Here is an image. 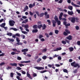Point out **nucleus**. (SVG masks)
Here are the masks:
<instances>
[{
	"label": "nucleus",
	"instance_id": "nucleus-1",
	"mask_svg": "<svg viewBox=\"0 0 80 80\" xmlns=\"http://www.w3.org/2000/svg\"><path fill=\"white\" fill-rule=\"evenodd\" d=\"M71 65L72 67H73L74 68H77H77H80V65L78 63H76L75 62V61H74L71 63Z\"/></svg>",
	"mask_w": 80,
	"mask_h": 80
},
{
	"label": "nucleus",
	"instance_id": "nucleus-2",
	"mask_svg": "<svg viewBox=\"0 0 80 80\" xmlns=\"http://www.w3.org/2000/svg\"><path fill=\"white\" fill-rule=\"evenodd\" d=\"M69 20H71V22L73 23H75V17H72L69 18Z\"/></svg>",
	"mask_w": 80,
	"mask_h": 80
},
{
	"label": "nucleus",
	"instance_id": "nucleus-3",
	"mask_svg": "<svg viewBox=\"0 0 80 80\" xmlns=\"http://www.w3.org/2000/svg\"><path fill=\"white\" fill-rule=\"evenodd\" d=\"M9 23L10 26L12 27L14 26V25L15 24L14 23H15V22L13 20H10L9 21Z\"/></svg>",
	"mask_w": 80,
	"mask_h": 80
},
{
	"label": "nucleus",
	"instance_id": "nucleus-4",
	"mask_svg": "<svg viewBox=\"0 0 80 80\" xmlns=\"http://www.w3.org/2000/svg\"><path fill=\"white\" fill-rule=\"evenodd\" d=\"M34 68L37 69L38 70H43L44 69V68L40 67H34Z\"/></svg>",
	"mask_w": 80,
	"mask_h": 80
},
{
	"label": "nucleus",
	"instance_id": "nucleus-5",
	"mask_svg": "<svg viewBox=\"0 0 80 80\" xmlns=\"http://www.w3.org/2000/svg\"><path fill=\"white\" fill-rule=\"evenodd\" d=\"M48 14V12H45L44 13V15H45V18L46 19H48L49 18L50 16Z\"/></svg>",
	"mask_w": 80,
	"mask_h": 80
},
{
	"label": "nucleus",
	"instance_id": "nucleus-6",
	"mask_svg": "<svg viewBox=\"0 0 80 80\" xmlns=\"http://www.w3.org/2000/svg\"><path fill=\"white\" fill-rule=\"evenodd\" d=\"M34 6H35V3H33L32 5V4H29V7L30 8H32Z\"/></svg>",
	"mask_w": 80,
	"mask_h": 80
},
{
	"label": "nucleus",
	"instance_id": "nucleus-7",
	"mask_svg": "<svg viewBox=\"0 0 80 80\" xmlns=\"http://www.w3.org/2000/svg\"><path fill=\"white\" fill-rule=\"evenodd\" d=\"M63 12H62L60 13L59 17V19L60 20H61L62 19V16H63Z\"/></svg>",
	"mask_w": 80,
	"mask_h": 80
},
{
	"label": "nucleus",
	"instance_id": "nucleus-8",
	"mask_svg": "<svg viewBox=\"0 0 80 80\" xmlns=\"http://www.w3.org/2000/svg\"><path fill=\"white\" fill-rule=\"evenodd\" d=\"M72 36L69 35L68 37H66V39H68L69 40H72Z\"/></svg>",
	"mask_w": 80,
	"mask_h": 80
},
{
	"label": "nucleus",
	"instance_id": "nucleus-9",
	"mask_svg": "<svg viewBox=\"0 0 80 80\" xmlns=\"http://www.w3.org/2000/svg\"><path fill=\"white\" fill-rule=\"evenodd\" d=\"M9 65L12 66H13L14 67H17V63H10Z\"/></svg>",
	"mask_w": 80,
	"mask_h": 80
},
{
	"label": "nucleus",
	"instance_id": "nucleus-10",
	"mask_svg": "<svg viewBox=\"0 0 80 80\" xmlns=\"http://www.w3.org/2000/svg\"><path fill=\"white\" fill-rule=\"evenodd\" d=\"M27 76L30 79L32 80V77L30 76V74L28 72H27Z\"/></svg>",
	"mask_w": 80,
	"mask_h": 80
},
{
	"label": "nucleus",
	"instance_id": "nucleus-11",
	"mask_svg": "<svg viewBox=\"0 0 80 80\" xmlns=\"http://www.w3.org/2000/svg\"><path fill=\"white\" fill-rule=\"evenodd\" d=\"M71 4L72 5H73V6H74V7H80V6L78 5H76L75 4H74V3H73V2H71Z\"/></svg>",
	"mask_w": 80,
	"mask_h": 80
},
{
	"label": "nucleus",
	"instance_id": "nucleus-12",
	"mask_svg": "<svg viewBox=\"0 0 80 80\" xmlns=\"http://www.w3.org/2000/svg\"><path fill=\"white\" fill-rule=\"evenodd\" d=\"M28 50L27 48L22 50V52H28Z\"/></svg>",
	"mask_w": 80,
	"mask_h": 80
},
{
	"label": "nucleus",
	"instance_id": "nucleus-13",
	"mask_svg": "<svg viewBox=\"0 0 80 80\" xmlns=\"http://www.w3.org/2000/svg\"><path fill=\"white\" fill-rule=\"evenodd\" d=\"M68 15H73V11H68Z\"/></svg>",
	"mask_w": 80,
	"mask_h": 80
},
{
	"label": "nucleus",
	"instance_id": "nucleus-14",
	"mask_svg": "<svg viewBox=\"0 0 80 80\" xmlns=\"http://www.w3.org/2000/svg\"><path fill=\"white\" fill-rule=\"evenodd\" d=\"M47 28V26L45 24H44L43 26H42V30H45Z\"/></svg>",
	"mask_w": 80,
	"mask_h": 80
},
{
	"label": "nucleus",
	"instance_id": "nucleus-15",
	"mask_svg": "<svg viewBox=\"0 0 80 80\" xmlns=\"http://www.w3.org/2000/svg\"><path fill=\"white\" fill-rule=\"evenodd\" d=\"M62 50V48L60 47L59 48H56V49H55L54 50V51H58V50Z\"/></svg>",
	"mask_w": 80,
	"mask_h": 80
},
{
	"label": "nucleus",
	"instance_id": "nucleus-16",
	"mask_svg": "<svg viewBox=\"0 0 80 80\" xmlns=\"http://www.w3.org/2000/svg\"><path fill=\"white\" fill-rule=\"evenodd\" d=\"M14 30V31H17V30H18L17 29L12 28H10V30Z\"/></svg>",
	"mask_w": 80,
	"mask_h": 80
},
{
	"label": "nucleus",
	"instance_id": "nucleus-17",
	"mask_svg": "<svg viewBox=\"0 0 80 80\" xmlns=\"http://www.w3.org/2000/svg\"><path fill=\"white\" fill-rule=\"evenodd\" d=\"M5 25H6L5 23H2V24H1L0 26L1 27H2V28H3L5 27Z\"/></svg>",
	"mask_w": 80,
	"mask_h": 80
},
{
	"label": "nucleus",
	"instance_id": "nucleus-18",
	"mask_svg": "<svg viewBox=\"0 0 80 80\" xmlns=\"http://www.w3.org/2000/svg\"><path fill=\"white\" fill-rule=\"evenodd\" d=\"M68 8L70 10H73V7L72 6H69L68 7Z\"/></svg>",
	"mask_w": 80,
	"mask_h": 80
},
{
	"label": "nucleus",
	"instance_id": "nucleus-19",
	"mask_svg": "<svg viewBox=\"0 0 80 80\" xmlns=\"http://www.w3.org/2000/svg\"><path fill=\"white\" fill-rule=\"evenodd\" d=\"M54 19L57 22L58 20V17H57V16H55L54 17Z\"/></svg>",
	"mask_w": 80,
	"mask_h": 80
},
{
	"label": "nucleus",
	"instance_id": "nucleus-20",
	"mask_svg": "<svg viewBox=\"0 0 80 80\" xmlns=\"http://www.w3.org/2000/svg\"><path fill=\"white\" fill-rule=\"evenodd\" d=\"M69 49L70 52H72L73 51L74 49L73 48L71 47L69 48Z\"/></svg>",
	"mask_w": 80,
	"mask_h": 80
},
{
	"label": "nucleus",
	"instance_id": "nucleus-21",
	"mask_svg": "<svg viewBox=\"0 0 80 80\" xmlns=\"http://www.w3.org/2000/svg\"><path fill=\"white\" fill-rule=\"evenodd\" d=\"M44 15H45V14L44 13H40L39 16V17H42Z\"/></svg>",
	"mask_w": 80,
	"mask_h": 80
},
{
	"label": "nucleus",
	"instance_id": "nucleus-22",
	"mask_svg": "<svg viewBox=\"0 0 80 80\" xmlns=\"http://www.w3.org/2000/svg\"><path fill=\"white\" fill-rule=\"evenodd\" d=\"M42 27H43V25L42 24H41L40 25L39 24L38 26V28H39V29L41 28Z\"/></svg>",
	"mask_w": 80,
	"mask_h": 80
},
{
	"label": "nucleus",
	"instance_id": "nucleus-23",
	"mask_svg": "<svg viewBox=\"0 0 80 80\" xmlns=\"http://www.w3.org/2000/svg\"><path fill=\"white\" fill-rule=\"evenodd\" d=\"M37 32H38V29H33L32 31V33H37Z\"/></svg>",
	"mask_w": 80,
	"mask_h": 80
},
{
	"label": "nucleus",
	"instance_id": "nucleus-24",
	"mask_svg": "<svg viewBox=\"0 0 80 80\" xmlns=\"http://www.w3.org/2000/svg\"><path fill=\"white\" fill-rule=\"evenodd\" d=\"M16 44L18 45H23V43L22 42H17Z\"/></svg>",
	"mask_w": 80,
	"mask_h": 80
},
{
	"label": "nucleus",
	"instance_id": "nucleus-25",
	"mask_svg": "<svg viewBox=\"0 0 80 80\" xmlns=\"http://www.w3.org/2000/svg\"><path fill=\"white\" fill-rule=\"evenodd\" d=\"M8 40L9 41L12 42H14V39H13L8 38Z\"/></svg>",
	"mask_w": 80,
	"mask_h": 80
},
{
	"label": "nucleus",
	"instance_id": "nucleus-26",
	"mask_svg": "<svg viewBox=\"0 0 80 80\" xmlns=\"http://www.w3.org/2000/svg\"><path fill=\"white\" fill-rule=\"evenodd\" d=\"M65 31L67 32V33L68 34H69V33H70V32L67 29H65Z\"/></svg>",
	"mask_w": 80,
	"mask_h": 80
},
{
	"label": "nucleus",
	"instance_id": "nucleus-27",
	"mask_svg": "<svg viewBox=\"0 0 80 80\" xmlns=\"http://www.w3.org/2000/svg\"><path fill=\"white\" fill-rule=\"evenodd\" d=\"M7 35L8 36H10V37H11L12 35V33L10 32H8L7 34Z\"/></svg>",
	"mask_w": 80,
	"mask_h": 80
},
{
	"label": "nucleus",
	"instance_id": "nucleus-28",
	"mask_svg": "<svg viewBox=\"0 0 80 80\" xmlns=\"http://www.w3.org/2000/svg\"><path fill=\"white\" fill-rule=\"evenodd\" d=\"M16 69L18 70H22V68L19 67H17L16 68Z\"/></svg>",
	"mask_w": 80,
	"mask_h": 80
},
{
	"label": "nucleus",
	"instance_id": "nucleus-29",
	"mask_svg": "<svg viewBox=\"0 0 80 80\" xmlns=\"http://www.w3.org/2000/svg\"><path fill=\"white\" fill-rule=\"evenodd\" d=\"M32 28L34 29H36L37 28V25H34L33 26Z\"/></svg>",
	"mask_w": 80,
	"mask_h": 80
},
{
	"label": "nucleus",
	"instance_id": "nucleus-30",
	"mask_svg": "<svg viewBox=\"0 0 80 80\" xmlns=\"http://www.w3.org/2000/svg\"><path fill=\"white\" fill-rule=\"evenodd\" d=\"M57 22L58 23V25H60L61 23V22H60V21L58 20L57 21H56V23Z\"/></svg>",
	"mask_w": 80,
	"mask_h": 80
},
{
	"label": "nucleus",
	"instance_id": "nucleus-31",
	"mask_svg": "<svg viewBox=\"0 0 80 80\" xmlns=\"http://www.w3.org/2000/svg\"><path fill=\"white\" fill-rule=\"evenodd\" d=\"M43 60H46L47 59V57L46 56H44L42 57Z\"/></svg>",
	"mask_w": 80,
	"mask_h": 80
},
{
	"label": "nucleus",
	"instance_id": "nucleus-32",
	"mask_svg": "<svg viewBox=\"0 0 80 80\" xmlns=\"http://www.w3.org/2000/svg\"><path fill=\"white\" fill-rule=\"evenodd\" d=\"M22 33H23L24 34H27L28 33V32H26V31H22Z\"/></svg>",
	"mask_w": 80,
	"mask_h": 80
},
{
	"label": "nucleus",
	"instance_id": "nucleus-33",
	"mask_svg": "<svg viewBox=\"0 0 80 80\" xmlns=\"http://www.w3.org/2000/svg\"><path fill=\"white\" fill-rule=\"evenodd\" d=\"M15 35L16 37H20V34L18 33H16Z\"/></svg>",
	"mask_w": 80,
	"mask_h": 80
},
{
	"label": "nucleus",
	"instance_id": "nucleus-34",
	"mask_svg": "<svg viewBox=\"0 0 80 80\" xmlns=\"http://www.w3.org/2000/svg\"><path fill=\"white\" fill-rule=\"evenodd\" d=\"M16 38V41L17 42H20V40H19V38H18V37H17Z\"/></svg>",
	"mask_w": 80,
	"mask_h": 80
},
{
	"label": "nucleus",
	"instance_id": "nucleus-35",
	"mask_svg": "<svg viewBox=\"0 0 80 80\" xmlns=\"http://www.w3.org/2000/svg\"><path fill=\"white\" fill-rule=\"evenodd\" d=\"M16 78H17V79H18V80H23L22 79V78L20 79V77H19V76H17Z\"/></svg>",
	"mask_w": 80,
	"mask_h": 80
},
{
	"label": "nucleus",
	"instance_id": "nucleus-36",
	"mask_svg": "<svg viewBox=\"0 0 80 80\" xmlns=\"http://www.w3.org/2000/svg\"><path fill=\"white\" fill-rule=\"evenodd\" d=\"M41 60H42V59H41V58H39L37 60V62L38 63H39V62H40V61H41Z\"/></svg>",
	"mask_w": 80,
	"mask_h": 80
},
{
	"label": "nucleus",
	"instance_id": "nucleus-37",
	"mask_svg": "<svg viewBox=\"0 0 80 80\" xmlns=\"http://www.w3.org/2000/svg\"><path fill=\"white\" fill-rule=\"evenodd\" d=\"M62 43H63V44H64V45H65L66 43H67V42H66V41H62Z\"/></svg>",
	"mask_w": 80,
	"mask_h": 80
},
{
	"label": "nucleus",
	"instance_id": "nucleus-38",
	"mask_svg": "<svg viewBox=\"0 0 80 80\" xmlns=\"http://www.w3.org/2000/svg\"><path fill=\"white\" fill-rule=\"evenodd\" d=\"M48 67H50V68H52V66H53V64H52V65L51 64H48Z\"/></svg>",
	"mask_w": 80,
	"mask_h": 80
},
{
	"label": "nucleus",
	"instance_id": "nucleus-39",
	"mask_svg": "<svg viewBox=\"0 0 80 80\" xmlns=\"http://www.w3.org/2000/svg\"><path fill=\"white\" fill-rule=\"evenodd\" d=\"M28 24H26L25 25V27L24 28H25L27 29V28H28Z\"/></svg>",
	"mask_w": 80,
	"mask_h": 80
},
{
	"label": "nucleus",
	"instance_id": "nucleus-40",
	"mask_svg": "<svg viewBox=\"0 0 80 80\" xmlns=\"http://www.w3.org/2000/svg\"><path fill=\"white\" fill-rule=\"evenodd\" d=\"M58 32H59V31H58V30H55V33L56 34H58Z\"/></svg>",
	"mask_w": 80,
	"mask_h": 80
},
{
	"label": "nucleus",
	"instance_id": "nucleus-41",
	"mask_svg": "<svg viewBox=\"0 0 80 80\" xmlns=\"http://www.w3.org/2000/svg\"><path fill=\"white\" fill-rule=\"evenodd\" d=\"M47 49L45 48V49H43L42 50V52H43V53H44V52H47Z\"/></svg>",
	"mask_w": 80,
	"mask_h": 80
},
{
	"label": "nucleus",
	"instance_id": "nucleus-42",
	"mask_svg": "<svg viewBox=\"0 0 80 80\" xmlns=\"http://www.w3.org/2000/svg\"><path fill=\"white\" fill-rule=\"evenodd\" d=\"M47 22H48L49 25H51V21L50 20H48L47 21Z\"/></svg>",
	"mask_w": 80,
	"mask_h": 80
},
{
	"label": "nucleus",
	"instance_id": "nucleus-43",
	"mask_svg": "<svg viewBox=\"0 0 80 80\" xmlns=\"http://www.w3.org/2000/svg\"><path fill=\"white\" fill-rule=\"evenodd\" d=\"M63 34L64 36H67V35H68V33L65 32H64Z\"/></svg>",
	"mask_w": 80,
	"mask_h": 80
},
{
	"label": "nucleus",
	"instance_id": "nucleus-44",
	"mask_svg": "<svg viewBox=\"0 0 80 80\" xmlns=\"http://www.w3.org/2000/svg\"><path fill=\"white\" fill-rule=\"evenodd\" d=\"M47 72V71L46 70H45L43 71H40V72L41 73H45V72Z\"/></svg>",
	"mask_w": 80,
	"mask_h": 80
},
{
	"label": "nucleus",
	"instance_id": "nucleus-45",
	"mask_svg": "<svg viewBox=\"0 0 80 80\" xmlns=\"http://www.w3.org/2000/svg\"><path fill=\"white\" fill-rule=\"evenodd\" d=\"M52 23H57V21H55L54 20H52Z\"/></svg>",
	"mask_w": 80,
	"mask_h": 80
},
{
	"label": "nucleus",
	"instance_id": "nucleus-46",
	"mask_svg": "<svg viewBox=\"0 0 80 80\" xmlns=\"http://www.w3.org/2000/svg\"><path fill=\"white\" fill-rule=\"evenodd\" d=\"M16 53V52H12L11 53V54L12 55H15Z\"/></svg>",
	"mask_w": 80,
	"mask_h": 80
},
{
	"label": "nucleus",
	"instance_id": "nucleus-47",
	"mask_svg": "<svg viewBox=\"0 0 80 80\" xmlns=\"http://www.w3.org/2000/svg\"><path fill=\"white\" fill-rule=\"evenodd\" d=\"M18 65H19V66L20 67H22L24 66V65L22 64H20V63H18Z\"/></svg>",
	"mask_w": 80,
	"mask_h": 80
},
{
	"label": "nucleus",
	"instance_id": "nucleus-48",
	"mask_svg": "<svg viewBox=\"0 0 80 80\" xmlns=\"http://www.w3.org/2000/svg\"><path fill=\"white\" fill-rule=\"evenodd\" d=\"M17 59L18 60H22V58H21V57H20L19 56H18L17 57Z\"/></svg>",
	"mask_w": 80,
	"mask_h": 80
},
{
	"label": "nucleus",
	"instance_id": "nucleus-49",
	"mask_svg": "<svg viewBox=\"0 0 80 80\" xmlns=\"http://www.w3.org/2000/svg\"><path fill=\"white\" fill-rule=\"evenodd\" d=\"M10 77H13V73L11 72L10 73Z\"/></svg>",
	"mask_w": 80,
	"mask_h": 80
},
{
	"label": "nucleus",
	"instance_id": "nucleus-50",
	"mask_svg": "<svg viewBox=\"0 0 80 80\" xmlns=\"http://www.w3.org/2000/svg\"><path fill=\"white\" fill-rule=\"evenodd\" d=\"M63 71L64 72H65V73H68V71L66 69H64Z\"/></svg>",
	"mask_w": 80,
	"mask_h": 80
},
{
	"label": "nucleus",
	"instance_id": "nucleus-51",
	"mask_svg": "<svg viewBox=\"0 0 80 80\" xmlns=\"http://www.w3.org/2000/svg\"><path fill=\"white\" fill-rule=\"evenodd\" d=\"M35 13H36V14H37L38 17H39L40 14H39V12H38V11H36L35 12Z\"/></svg>",
	"mask_w": 80,
	"mask_h": 80
},
{
	"label": "nucleus",
	"instance_id": "nucleus-52",
	"mask_svg": "<svg viewBox=\"0 0 80 80\" xmlns=\"http://www.w3.org/2000/svg\"><path fill=\"white\" fill-rule=\"evenodd\" d=\"M77 45H80V41H78L77 42Z\"/></svg>",
	"mask_w": 80,
	"mask_h": 80
},
{
	"label": "nucleus",
	"instance_id": "nucleus-53",
	"mask_svg": "<svg viewBox=\"0 0 80 80\" xmlns=\"http://www.w3.org/2000/svg\"><path fill=\"white\" fill-rule=\"evenodd\" d=\"M75 28L77 30H79V27H78V26H76Z\"/></svg>",
	"mask_w": 80,
	"mask_h": 80
},
{
	"label": "nucleus",
	"instance_id": "nucleus-54",
	"mask_svg": "<svg viewBox=\"0 0 80 80\" xmlns=\"http://www.w3.org/2000/svg\"><path fill=\"white\" fill-rule=\"evenodd\" d=\"M58 9L60 10V11H61V12H63V9L61 8H58Z\"/></svg>",
	"mask_w": 80,
	"mask_h": 80
},
{
	"label": "nucleus",
	"instance_id": "nucleus-55",
	"mask_svg": "<svg viewBox=\"0 0 80 80\" xmlns=\"http://www.w3.org/2000/svg\"><path fill=\"white\" fill-rule=\"evenodd\" d=\"M61 20H63V21H67V19L65 18H62Z\"/></svg>",
	"mask_w": 80,
	"mask_h": 80
},
{
	"label": "nucleus",
	"instance_id": "nucleus-56",
	"mask_svg": "<svg viewBox=\"0 0 80 80\" xmlns=\"http://www.w3.org/2000/svg\"><path fill=\"white\" fill-rule=\"evenodd\" d=\"M58 59L59 60H62V57H61V56H59L58 58Z\"/></svg>",
	"mask_w": 80,
	"mask_h": 80
},
{
	"label": "nucleus",
	"instance_id": "nucleus-57",
	"mask_svg": "<svg viewBox=\"0 0 80 80\" xmlns=\"http://www.w3.org/2000/svg\"><path fill=\"white\" fill-rule=\"evenodd\" d=\"M11 68H12V67L10 66H8V68H6V69L7 70H8L9 69H11Z\"/></svg>",
	"mask_w": 80,
	"mask_h": 80
},
{
	"label": "nucleus",
	"instance_id": "nucleus-58",
	"mask_svg": "<svg viewBox=\"0 0 80 80\" xmlns=\"http://www.w3.org/2000/svg\"><path fill=\"white\" fill-rule=\"evenodd\" d=\"M62 2H63V0H60V1H58V3H62Z\"/></svg>",
	"mask_w": 80,
	"mask_h": 80
},
{
	"label": "nucleus",
	"instance_id": "nucleus-59",
	"mask_svg": "<svg viewBox=\"0 0 80 80\" xmlns=\"http://www.w3.org/2000/svg\"><path fill=\"white\" fill-rule=\"evenodd\" d=\"M29 14H30V15H31V16H32V15H33V13H32L31 12H29Z\"/></svg>",
	"mask_w": 80,
	"mask_h": 80
},
{
	"label": "nucleus",
	"instance_id": "nucleus-60",
	"mask_svg": "<svg viewBox=\"0 0 80 80\" xmlns=\"http://www.w3.org/2000/svg\"><path fill=\"white\" fill-rule=\"evenodd\" d=\"M43 35L42 34L39 35V38L40 39L41 38H43Z\"/></svg>",
	"mask_w": 80,
	"mask_h": 80
},
{
	"label": "nucleus",
	"instance_id": "nucleus-61",
	"mask_svg": "<svg viewBox=\"0 0 80 80\" xmlns=\"http://www.w3.org/2000/svg\"><path fill=\"white\" fill-rule=\"evenodd\" d=\"M77 70H78L77 69H76L75 70L73 71L74 73H77Z\"/></svg>",
	"mask_w": 80,
	"mask_h": 80
},
{
	"label": "nucleus",
	"instance_id": "nucleus-62",
	"mask_svg": "<svg viewBox=\"0 0 80 80\" xmlns=\"http://www.w3.org/2000/svg\"><path fill=\"white\" fill-rule=\"evenodd\" d=\"M38 56H37L35 57L34 59L35 60H37V59H38Z\"/></svg>",
	"mask_w": 80,
	"mask_h": 80
},
{
	"label": "nucleus",
	"instance_id": "nucleus-63",
	"mask_svg": "<svg viewBox=\"0 0 80 80\" xmlns=\"http://www.w3.org/2000/svg\"><path fill=\"white\" fill-rule=\"evenodd\" d=\"M65 41L66 42H67V43H70V41L67 40V39H66Z\"/></svg>",
	"mask_w": 80,
	"mask_h": 80
},
{
	"label": "nucleus",
	"instance_id": "nucleus-64",
	"mask_svg": "<svg viewBox=\"0 0 80 80\" xmlns=\"http://www.w3.org/2000/svg\"><path fill=\"white\" fill-rule=\"evenodd\" d=\"M12 50L14 51V52H17V49L15 48H13L12 49Z\"/></svg>",
	"mask_w": 80,
	"mask_h": 80
}]
</instances>
